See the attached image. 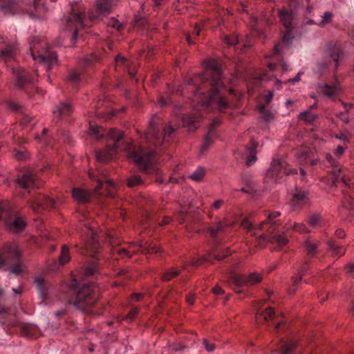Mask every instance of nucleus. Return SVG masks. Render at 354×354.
Returning a JSON list of instances; mask_svg holds the SVG:
<instances>
[{
  "label": "nucleus",
  "mask_w": 354,
  "mask_h": 354,
  "mask_svg": "<svg viewBox=\"0 0 354 354\" xmlns=\"http://www.w3.org/2000/svg\"><path fill=\"white\" fill-rule=\"evenodd\" d=\"M204 67L208 71L206 72V76L211 77L209 84L211 86L210 94L207 98L203 92L197 91L194 93V97L198 102H201V106H209L212 109H218L223 110L227 104L225 99L220 95V89L223 87L221 80V72L218 62L213 59H209L204 62Z\"/></svg>",
  "instance_id": "obj_1"
},
{
  "label": "nucleus",
  "mask_w": 354,
  "mask_h": 354,
  "mask_svg": "<svg viewBox=\"0 0 354 354\" xmlns=\"http://www.w3.org/2000/svg\"><path fill=\"white\" fill-rule=\"evenodd\" d=\"M280 216L279 212H274L270 213L268 216V220L261 223L259 227H254L252 223L248 218H243L241 221V226L246 229L248 232H253L252 236H257L258 239L259 244L260 246L263 245V243L268 239L269 241L272 243H276L279 246H283L288 243V240L286 236L285 232H280L273 229L272 227L266 228L268 223L274 225L275 221L274 218Z\"/></svg>",
  "instance_id": "obj_2"
},
{
  "label": "nucleus",
  "mask_w": 354,
  "mask_h": 354,
  "mask_svg": "<svg viewBox=\"0 0 354 354\" xmlns=\"http://www.w3.org/2000/svg\"><path fill=\"white\" fill-rule=\"evenodd\" d=\"M30 50L32 59L44 66L47 72L57 62V55L48 49L44 39L35 38L30 43Z\"/></svg>",
  "instance_id": "obj_3"
},
{
  "label": "nucleus",
  "mask_w": 354,
  "mask_h": 354,
  "mask_svg": "<svg viewBox=\"0 0 354 354\" xmlns=\"http://www.w3.org/2000/svg\"><path fill=\"white\" fill-rule=\"evenodd\" d=\"M174 131V127L169 126L168 131H167L166 124L160 118L153 117L149 122L145 138L149 142H151L152 139L154 140L156 145H162Z\"/></svg>",
  "instance_id": "obj_4"
},
{
  "label": "nucleus",
  "mask_w": 354,
  "mask_h": 354,
  "mask_svg": "<svg viewBox=\"0 0 354 354\" xmlns=\"http://www.w3.org/2000/svg\"><path fill=\"white\" fill-rule=\"evenodd\" d=\"M97 298V288L93 284H84L77 290V298L73 304L77 308L86 311L87 308L93 306L96 303Z\"/></svg>",
  "instance_id": "obj_5"
},
{
  "label": "nucleus",
  "mask_w": 354,
  "mask_h": 354,
  "mask_svg": "<svg viewBox=\"0 0 354 354\" xmlns=\"http://www.w3.org/2000/svg\"><path fill=\"white\" fill-rule=\"evenodd\" d=\"M4 221L9 230L17 232L26 226V222L22 217L16 215L8 202L0 203V220Z\"/></svg>",
  "instance_id": "obj_6"
},
{
  "label": "nucleus",
  "mask_w": 354,
  "mask_h": 354,
  "mask_svg": "<svg viewBox=\"0 0 354 354\" xmlns=\"http://www.w3.org/2000/svg\"><path fill=\"white\" fill-rule=\"evenodd\" d=\"M108 137L113 145L108 144L106 147L97 153L96 157L99 162L106 163L113 160L118 151L120 142L123 138V133L119 130L111 129L108 133Z\"/></svg>",
  "instance_id": "obj_7"
},
{
  "label": "nucleus",
  "mask_w": 354,
  "mask_h": 354,
  "mask_svg": "<svg viewBox=\"0 0 354 354\" xmlns=\"http://www.w3.org/2000/svg\"><path fill=\"white\" fill-rule=\"evenodd\" d=\"M126 150L130 159L142 169L150 173L149 169L151 167V159L153 152H146L142 147H137L131 142H127Z\"/></svg>",
  "instance_id": "obj_8"
},
{
  "label": "nucleus",
  "mask_w": 354,
  "mask_h": 354,
  "mask_svg": "<svg viewBox=\"0 0 354 354\" xmlns=\"http://www.w3.org/2000/svg\"><path fill=\"white\" fill-rule=\"evenodd\" d=\"M296 173L297 170L295 169H288V164L284 158H274L266 174V177L268 178H273L272 180L277 182V178L282 177L283 175Z\"/></svg>",
  "instance_id": "obj_9"
},
{
  "label": "nucleus",
  "mask_w": 354,
  "mask_h": 354,
  "mask_svg": "<svg viewBox=\"0 0 354 354\" xmlns=\"http://www.w3.org/2000/svg\"><path fill=\"white\" fill-rule=\"evenodd\" d=\"M140 251L142 254L148 253H157L160 251V248L156 245H151V243L148 241L144 242L140 241L137 243H132L129 250L125 248H115L113 250V253H118L120 255L124 254L127 257H131L133 253Z\"/></svg>",
  "instance_id": "obj_10"
},
{
  "label": "nucleus",
  "mask_w": 354,
  "mask_h": 354,
  "mask_svg": "<svg viewBox=\"0 0 354 354\" xmlns=\"http://www.w3.org/2000/svg\"><path fill=\"white\" fill-rule=\"evenodd\" d=\"M20 257V252L16 246H10L6 251L0 256V269L14 263Z\"/></svg>",
  "instance_id": "obj_11"
},
{
  "label": "nucleus",
  "mask_w": 354,
  "mask_h": 354,
  "mask_svg": "<svg viewBox=\"0 0 354 354\" xmlns=\"http://www.w3.org/2000/svg\"><path fill=\"white\" fill-rule=\"evenodd\" d=\"M230 279L236 286H241L245 283L250 285L256 284L261 281L262 277L259 274L252 272L247 277H243L236 274H232Z\"/></svg>",
  "instance_id": "obj_12"
},
{
  "label": "nucleus",
  "mask_w": 354,
  "mask_h": 354,
  "mask_svg": "<svg viewBox=\"0 0 354 354\" xmlns=\"http://www.w3.org/2000/svg\"><path fill=\"white\" fill-rule=\"evenodd\" d=\"M55 201L44 196L39 195L31 203L33 211L40 212L44 209L53 207L55 205Z\"/></svg>",
  "instance_id": "obj_13"
},
{
  "label": "nucleus",
  "mask_w": 354,
  "mask_h": 354,
  "mask_svg": "<svg viewBox=\"0 0 354 354\" xmlns=\"http://www.w3.org/2000/svg\"><path fill=\"white\" fill-rule=\"evenodd\" d=\"M297 160L300 164L315 165L319 160L315 158V151L310 148H303L297 153Z\"/></svg>",
  "instance_id": "obj_14"
},
{
  "label": "nucleus",
  "mask_w": 354,
  "mask_h": 354,
  "mask_svg": "<svg viewBox=\"0 0 354 354\" xmlns=\"http://www.w3.org/2000/svg\"><path fill=\"white\" fill-rule=\"evenodd\" d=\"M84 14L83 13H73L67 21V28L68 29L75 28L73 32V39L76 41L77 39V28H82L84 26L83 21Z\"/></svg>",
  "instance_id": "obj_15"
},
{
  "label": "nucleus",
  "mask_w": 354,
  "mask_h": 354,
  "mask_svg": "<svg viewBox=\"0 0 354 354\" xmlns=\"http://www.w3.org/2000/svg\"><path fill=\"white\" fill-rule=\"evenodd\" d=\"M279 15L283 26L288 29L287 33L283 37V45H288L292 28V12H289L286 10H281Z\"/></svg>",
  "instance_id": "obj_16"
},
{
  "label": "nucleus",
  "mask_w": 354,
  "mask_h": 354,
  "mask_svg": "<svg viewBox=\"0 0 354 354\" xmlns=\"http://www.w3.org/2000/svg\"><path fill=\"white\" fill-rule=\"evenodd\" d=\"M34 283L39 293L40 297L41 298V301H40V304H44L45 305L50 304V301L49 299L50 297V295L48 292V290L45 288L44 281L41 278H36L34 281Z\"/></svg>",
  "instance_id": "obj_17"
},
{
  "label": "nucleus",
  "mask_w": 354,
  "mask_h": 354,
  "mask_svg": "<svg viewBox=\"0 0 354 354\" xmlns=\"http://www.w3.org/2000/svg\"><path fill=\"white\" fill-rule=\"evenodd\" d=\"M0 12L4 15H12L17 12L19 8L15 0H0Z\"/></svg>",
  "instance_id": "obj_18"
},
{
  "label": "nucleus",
  "mask_w": 354,
  "mask_h": 354,
  "mask_svg": "<svg viewBox=\"0 0 354 354\" xmlns=\"http://www.w3.org/2000/svg\"><path fill=\"white\" fill-rule=\"evenodd\" d=\"M116 4V0H97L96 1L97 11L99 14H109L112 11Z\"/></svg>",
  "instance_id": "obj_19"
},
{
  "label": "nucleus",
  "mask_w": 354,
  "mask_h": 354,
  "mask_svg": "<svg viewBox=\"0 0 354 354\" xmlns=\"http://www.w3.org/2000/svg\"><path fill=\"white\" fill-rule=\"evenodd\" d=\"M72 196L74 200L78 203H88L91 198L90 192L78 187L73 189Z\"/></svg>",
  "instance_id": "obj_20"
},
{
  "label": "nucleus",
  "mask_w": 354,
  "mask_h": 354,
  "mask_svg": "<svg viewBox=\"0 0 354 354\" xmlns=\"http://www.w3.org/2000/svg\"><path fill=\"white\" fill-rule=\"evenodd\" d=\"M308 201L307 193L304 191H297L293 195L292 199L290 201V206L292 208H297L306 204Z\"/></svg>",
  "instance_id": "obj_21"
},
{
  "label": "nucleus",
  "mask_w": 354,
  "mask_h": 354,
  "mask_svg": "<svg viewBox=\"0 0 354 354\" xmlns=\"http://www.w3.org/2000/svg\"><path fill=\"white\" fill-rule=\"evenodd\" d=\"M201 115L196 111L192 115H186L183 118L182 122L183 126L187 127L189 130L193 131L196 129V123L200 120Z\"/></svg>",
  "instance_id": "obj_22"
},
{
  "label": "nucleus",
  "mask_w": 354,
  "mask_h": 354,
  "mask_svg": "<svg viewBox=\"0 0 354 354\" xmlns=\"http://www.w3.org/2000/svg\"><path fill=\"white\" fill-rule=\"evenodd\" d=\"M73 112L71 106L68 103H60L56 106L53 111V115L55 118L61 119L65 116L69 115Z\"/></svg>",
  "instance_id": "obj_23"
},
{
  "label": "nucleus",
  "mask_w": 354,
  "mask_h": 354,
  "mask_svg": "<svg viewBox=\"0 0 354 354\" xmlns=\"http://www.w3.org/2000/svg\"><path fill=\"white\" fill-rule=\"evenodd\" d=\"M17 183L22 188H30L35 186V179L30 173L19 176Z\"/></svg>",
  "instance_id": "obj_24"
},
{
  "label": "nucleus",
  "mask_w": 354,
  "mask_h": 354,
  "mask_svg": "<svg viewBox=\"0 0 354 354\" xmlns=\"http://www.w3.org/2000/svg\"><path fill=\"white\" fill-rule=\"evenodd\" d=\"M89 176L93 180H96L98 181V185L96 187V189H100L104 183L106 185V187L108 188L107 194L110 196H113V190L114 189L115 185L113 182L110 179H104L102 180L98 177H95L94 174H93L91 172H89Z\"/></svg>",
  "instance_id": "obj_25"
},
{
  "label": "nucleus",
  "mask_w": 354,
  "mask_h": 354,
  "mask_svg": "<svg viewBox=\"0 0 354 354\" xmlns=\"http://www.w3.org/2000/svg\"><path fill=\"white\" fill-rule=\"evenodd\" d=\"M16 50L15 44L8 46L6 49L0 51V59L6 63L14 60Z\"/></svg>",
  "instance_id": "obj_26"
},
{
  "label": "nucleus",
  "mask_w": 354,
  "mask_h": 354,
  "mask_svg": "<svg viewBox=\"0 0 354 354\" xmlns=\"http://www.w3.org/2000/svg\"><path fill=\"white\" fill-rule=\"evenodd\" d=\"M257 144L252 143L249 147H248L244 153V158H246V165L248 166L252 165L257 160L256 158V151Z\"/></svg>",
  "instance_id": "obj_27"
},
{
  "label": "nucleus",
  "mask_w": 354,
  "mask_h": 354,
  "mask_svg": "<svg viewBox=\"0 0 354 354\" xmlns=\"http://www.w3.org/2000/svg\"><path fill=\"white\" fill-rule=\"evenodd\" d=\"M307 269H308V265L306 263H305L301 268L300 270L299 271L298 274L293 276L292 277V285L289 289V292L290 294H293L296 291V290L297 288V284L299 283V281H301L302 275L304 274V272Z\"/></svg>",
  "instance_id": "obj_28"
},
{
  "label": "nucleus",
  "mask_w": 354,
  "mask_h": 354,
  "mask_svg": "<svg viewBox=\"0 0 354 354\" xmlns=\"http://www.w3.org/2000/svg\"><path fill=\"white\" fill-rule=\"evenodd\" d=\"M339 58V55L337 52H336L335 50L330 51L327 56V60L325 61L323 64L322 63L319 64V70L322 71V70L326 68L330 65V62L332 60L335 63L336 67H337Z\"/></svg>",
  "instance_id": "obj_29"
},
{
  "label": "nucleus",
  "mask_w": 354,
  "mask_h": 354,
  "mask_svg": "<svg viewBox=\"0 0 354 354\" xmlns=\"http://www.w3.org/2000/svg\"><path fill=\"white\" fill-rule=\"evenodd\" d=\"M13 74L15 77L16 86L19 88H21L26 81V72L19 68L13 69Z\"/></svg>",
  "instance_id": "obj_30"
},
{
  "label": "nucleus",
  "mask_w": 354,
  "mask_h": 354,
  "mask_svg": "<svg viewBox=\"0 0 354 354\" xmlns=\"http://www.w3.org/2000/svg\"><path fill=\"white\" fill-rule=\"evenodd\" d=\"M304 248L308 256H314L317 252V243L315 241L308 238L304 242Z\"/></svg>",
  "instance_id": "obj_31"
},
{
  "label": "nucleus",
  "mask_w": 354,
  "mask_h": 354,
  "mask_svg": "<svg viewBox=\"0 0 354 354\" xmlns=\"http://www.w3.org/2000/svg\"><path fill=\"white\" fill-rule=\"evenodd\" d=\"M287 231L292 230L301 234H307L310 232V230L303 223H288L286 227Z\"/></svg>",
  "instance_id": "obj_32"
},
{
  "label": "nucleus",
  "mask_w": 354,
  "mask_h": 354,
  "mask_svg": "<svg viewBox=\"0 0 354 354\" xmlns=\"http://www.w3.org/2000/svg\"><path fill=\"white\" fill-rule=\"evenodd\" d=\"M275 316V313L272 308H267L265 311L258 310L257 313V319L258 317H261L266 321L273 319Z\"/></svg>",
  "instance_id": "obj_33"
},
{
  "label": "nucleus",
  "mask_w": 354,
  "mask_h": 354,
  "mask_svg": "<svg viewBox=\"0 0 354 354\" xmlns=\"http://www.w3.org/2000/svg\"><path fill=\"white\" fill-rule=\"evenodd\" d=\"M230 225L229 222H218L214 225V226L210 227L209 232L212 236H216L218 233L221 232L225 227L229 226Z\"/></svg>",
  "instance_id": "obj_34"
},
{
  "label": "nucleus",
  "mask_w": 354,
  "mask_h": 354,
  "mask_svg": "<svg viewBox=\"0 0 354 354\" xmlns=\"http://www.w3.org/2000/svg\"><path fill=\"white\" fill-rule=\"evenodd\" d=\"M319 90L323 95L327 97H333L337 93L338 88L336 86H330L328 85H324L321 86Z\"/></svg>",
  "instance_id": "obj_35"
},
{
  "label": "nucleus",
  "mask_w": 354,
  "mask_h": 354,
  "mask_svg": "<svg viewBox=\"0 0 354 354\" xmlns=\"http://www.w3.org/2000/svg\"><path fill=\"white\" fill-rule=\"evenodd\" d=\"M205 174V170L202 167H198L190 176L189 178L195 181L201 180Z\"/></svg>",
  "instance_id": "obj_36"
},
{
  "label": "nucleus",
  "mask_w": 354,
  "mask_h": 354,
  "mask_svg": "<svg viewBox=\"0 0 354 354\" xmlns=\"http://www.w3.org/2000/svg\"><path fill=\"white\" fill-rule=\"evenodd\" d=\"M328 246L333 256H342L344 254V248L335 245L332 241L328 242Z\"/></svg>",
  "instance_id": "obj_37"
},
{
  "label": "nucleus",
  "mask_w": 354,
  "mask_h": 354,
  "mask_svg": "<svg viewBox=\"0 0 354 354\" xmlns=\"http://www.w3.org/2000/svg\"><path fill=\"white\" fill-rule=\"evenodd\" d=\"M85 227L88 231L87 236L89 239V245L93 250H95L97 246V243L94 240L93 230L87 224H85Z\"/></svg>",
  "instance_id": "obj_38"
},
{
  "label": "nucleus",
  "mask_w": 354,
  "mask_h": 354,
  "mask_svg": "<svg viewBox=\"0 0 354 354\" xmlns=\"http://www.w3.org/2000/svg\"><path fill=\"white\" fill-rule=\"evenodd\" d=\"M104 130L97 125H92L90 123L89 133L99 138L104 135Z\"/></svg>",
  "instance_id": "obj_39"
},
{
  "label": "nucleus",
  "mask_w": 354,
  "mask_h": 354,
  "mask_svg": "<svg viewBox=\"0 0 354 354\" xmlns=\"http://www.w3.org/2000/svg\"><path fill=\"white\" fill-rule=\"evenodd\" d=\"M316 118H317L316 114L312 113L311 111L302 112L299 115V118L301 120H302L306 122H308V123L313 122Z\"/></svg>",
  "instance_id": "obj_40"
},
{
  "label": "nucleus",
  "mask_w": 354,
  "mask_h": 354,
  "mask_svg": "<svg viewBox=\"0 0 354 354\" xmlns=\"http://www.w3.org/2000/svg\"><path fill=\"white\" fill-rule=\"evenodd\" d=\"M308 223L313 227H315L317 226L321 225V223H322L321 216L317 214H311L308 218Z\"/></svg>",
  "instance_id": "obj_41"
},
{
  "label": "nucleus",
  "mask_w": 354,
  "mask_h": 354,
  "mask_svg": "<svg viewBox=\"0 0 354 354\" xmlns=\"http://www.w3.org/2000/svg\"><path fill=\"white\" fill-rule=\"evenodd\" d=\"M295 347V344L293 342H286L283 344L281 348L280 353L281 354H291Z\"/></svg>",
  "instance_id": "obj_42"
},
{
  "label": "nucleus",
  "mask_w": 354,
  "mask_h": 354,
  "mask_svg": "<svg viewBox=\"0 0 354 354\" xmlns=\"http://www.w3.org/2000/svg\"><path fill=\"white\" fill-rule=\"evenodd\" d=\"M70 259L68 248L66 245H64L62 248V252L59 258L61 264L66 263L69 261Z\"/></svg>",
  "instance_id": "obj_43"
},
{
  "label": "nucleus",
  "mask_w": 354,
  "mask_h": 354,
  "mask_svg": "<svg viewBox=\"0 0 354 354\" xmlns=\"http://www.w3.org/2000/svg\"><path fill=\"white\" fill-rule=\"evenodd\" d=\"M142 182L140 176L138 175H133L127 179V185L130 187L140 185Z\"/></svg>",
  "instance_id": "obj_44"
},
{
  "label": "nucleus",
  "mask_w": 354,
  "mask_h": 354,
  "mask_svg": "<svg viewBox=\"0 0 354 354\" xmlns=\"http://www.w3.org/2000/svg\"><path fill=\"white\" fill-rule=\"evenodd\" d=\"M343 206L345 208L354 210V200L351 196L345 195L343 200Z\"/></svg>",
  "instance_id": "obj_45"
},
{
  "label": "nucleus",
  "mask_w": 354,
  "mask_h": 354,
  "mask_svg": "<svg viewBox=\"0 0 354 354\" xmlns=\"http://www.w3.org/2000/svg\"><path fill=\"white\" fill-rule=\"evenodd\" d=\"M224 41L227 44V45L232 46L238 43V38L236 35L225 36Z\"/></svg>",
  "instance_id": "obj_46"
},
{
  "label": "nucleus",
  "mask_w": 354,
  "mask_h": 354,
  "mask_svg": "<svg viewBox=\"0 0 354 354\" xmlns=\"http://www.w3.org/2000/svg\"><path fill=\"white\" fill-rule=\"evenodd\" d=\"M179 273V271L177 270H172L169 272H166L164 275H163V279L165 280V281H169L170 279H171L173 277H174L175 276H176Z\"/></svg>",
  "instance_id": "obj_47"
},
{
  "label": "nucleus",
  "mask_w": 354,
  "mask_h": 354,
  "mask_svg": "<svg viewBox=\"0 0 354 354\" xmlns=\"http://www.w3.org/2000/svg\"><path fill=\"white\" fill-rule=\"evenodd\" d=\"M333 17V14L330 12H326L322 15L321 24H326L330 22Z\"/></svg>",
  "instance_id": "obj_48"
},
{
  "label": "nucleus",
  "mask_w": 354,
  "mask_h": 354,
  "mask_svg": "<svg viewBox=\"0 0 354 354\" xmlns=\"http://www.w3.org/2000/svg\"><path fill=\"white\" fill-rule=\"evenodd\" d=\"M97 272V268L95 264H90L88 266V267L86 268L85 270V274L86 276H91L95 274Z\"/></svg>",
  "instance_id": "obj_49"
},
{
  "label": "nucleus",
  "mask_w": 354,
  "mask_h": 354,
  "mask_svg": "<svg viewBox=\"0 0 354 354\" xmlns=\"http://www.w3.org/2000/svg\"><path fill=\"white\" fill-rule=\"evenodd\" d=\"M109 26L117 29V30H120L122 28V24L118 21L116 19H111L109 23Z\"/></svg>",
  "instance_id": "obj_50"
},
{
  "label": "nucleus",
  "mask_w": 354,
  "mask_h": 354,
  "mask_svg": "<svg viewBox=\"0 0 354 354\" xmlns=\"http://www.w3.org/2000/svg\"><path fill=\"white\" fill-rule=\"evenodd\" d=\"M68 79L72 82H77L79 80V73L75 71H71L68 75Z\"/></svg>",
  "instance_id": "obj_51"
},
{
  "label": "nucleus",
  "mask_w": 354,
  "mask_h": 354,
  "mask_svg": "<svg viewBox=\"0 0 354 354\" xmlns=\"http://www.w3.org/2000/svg\"><path fill=\"white\" fill-rule=\"evenodd\" d=\"M337 116L344 123L347 124L350 122V118L347 116L346 111L339 112Z\"/></svg>",
  "instance_id": "obj_52"
},
{
  "label": "nucleus",
  "mask_w": 354,
  "mask_h": 354,
  "mask_svg": "<svg viewBox=\"0 0 354 354\" xmlns=\"http://www.w3.org/2000/svg\"><path fill=\"white\" fill-rule=\"evenodd\" d=\"M203 345L208 352H212L215 349V346L213 344L209 342L206 339H203Z\"/></svg>",
  "instance_id": "obj_53"
},
{
  "label": "nucleus",
  "mask_w": 354,
  "mask_h": 354,
  "mask_svg": "<svg viewBox=\"0 0 354 354\" xmlns=\"http://www.w3.org/2000/svg\"><path fill=\"white\" fill-rule=\"evenodd\" d=\"M224 204V201L222 199H219L214 202L212 205V208L214 210H218L219 209L222 205Z\"/></svg>",
  "instance_id": "obj_54"
},
{
  "label": "nucleus",
  "mask_w": 354,
  "mask_h": 354,
  "mask_svg": "<svg viewBox=\"0 0 354 354\" xmlns=\"http://www.w3.org/2000/svg\"><path fill=\"white\" fill-rule=\"evenodd\" d=\"M24 270L23 266L21 263H17L12 268L11 272L14 274H20Z\"/></svg>",
  "instance_id": "obj_55"
},
{
  "label": "nucleus",
  "mask_w": 354,
  "mask_h": 354,
  "mask_svg": "<svg viewBox=\"0 0 354 354\" xmlns=\"http://www.w3.org/2000/svg\"><path fill=\"white\" fill-rule=\"evenodd\" d=\"M345 151V147L343 146H337L334 151L335 155L337 157H340L343 155Z\"/></svg>",
  "instance_id": "obj_56"
},
{
  "label": "nucleus",
  "mask_w": 354,
  "mask_h": 354,
  "mask_svg": "<svg viewBox=\"0 0 354 354\" xmlns=\"http://www.w3.org/2000/svg\"><path fill=\"white\" fill-rule=\"evenodd\" d=\"M115 63L117 65H119L120 63L127 66L129 65V62L124 57L121 56H117L115 57Z\"/></svg>",
  "instance_id": "obj_57"
},
{
  "label": "nucleus",
  "mask_w": 354,
  "mask_h": 354,
  "mask_svg": "<svg viewBox=\"0 0 354 354\" xmlns=\"http://www.w3.org/2000/svg\"><path fill=\"white\" fill-rule=\"evenodd\" d=\"M211 144V133L209 132L205 138V140L203 144V149H206Z\"/></svg>",
  "instance_id": "obj_58"
},
{
  "label": "nucleus",
  "mask_w": 354,
  "mask_h": 354,
  "mask_svg": "<svg viewBox=\"0 0 354 354\" xmlns=\"http://www.w3.org/2000/svg\"><path fill=\"white\" fill-rule=\"evenodd\" d=\"M336 138L340 140L348 141L349 139V133L348 131L341 133L339 135L336 136Z\"/></svg>",
  "instance_id": "obj_59"
},
{
  "label": "nucleus",
  "mask_w": 354,
  "mask_h": 354,
  "mask_svg": "<svg viewBox=\"0 0 354 354\" xmlns=\"http://www.w3.org/2000/svg\"><path fill=\"white\" fill-rule=\"evenodd\" d=\"M138 313V310L136 308L131 309V312L127 315L126 318L132 320Z\"/></svg>",
  "instance_id": "obj_60"
},
{
  "label": "nucleus",
  "mask_w": 354,
  "mask_h": 354,
  "mask_svg": "<svg viewBox=\"0 0 354 354\" xmlns=\"http://www.w3.org/2000/svg\"><path fill=\"white\" fill-rule=\"evenodd\" d=\"M335 235L337 237L339 238V239H343L346 236V234L344 232V231L342 229H338L336 230L335 232Z\"/></svg>",
  "instance_id": "obj_61"
},
{
  "label": "nucleus",
  "mask_w": 354,
  "mask_h": 354,
  "mask_svg": "<svg viewBox=\"0 0 354 354\" xmlns=\"http://www.w3.org/2000/svg\"><path fill=\"white\" fill-rule=\"evenodd\" d=\"M303 74V72L300 71L298 73L297 75L293 79H289L288 82L295 84L297 82L300 81V76Z\"/></svg>",
  "instance_id": "obj_62"
},
{
  "label": "nucleus",
  "mask_w": 354,
  "mask_h": 354,
  "mask_svg": "<svg viewBox=\"0 0 354 354\" xmlns=\"http://www.w3.org/2000/svg\"><path fill=\"white\" fill-rule=\"evenodd\" d=\"M212 292H214V294L215 295H222L223 293V290L219 287V286H215L213 289H212Z\"/></svg>",
  "instance_id": "obj_63"
},
{
  "label": "nucleus",
  "mask_w": 354,
  "mask_h": 354,
  "mask_svg": "<svg viewBox=\"0 0 354 354\" xmlns=\"http://www.w3.org/2000/svg\"><path fill=\"white\" fill-rule=\"evenodd\" d=\"M346 270L350 273H354V263H350L346 266Z\"/></svg>",
  "instance_id": "obj_64"
}]
</instances>
